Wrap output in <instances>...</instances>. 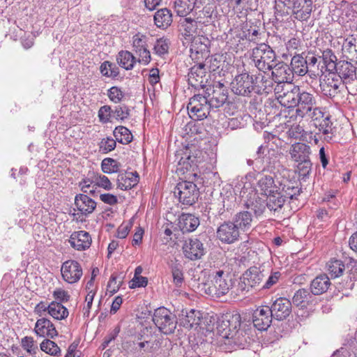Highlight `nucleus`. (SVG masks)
Returning a JSON list of instances; mask_svg holds the SVG:
<instances>
[{"label": "nucleus", "instance_id": "nucleus-6", "mask_svg": "<svg viewBox=\"0 0 357 357\" xmlns=\"http://www.w3.org/2000/svg\"><path fill=\"white\" fill-rule=\"evenodd\" d=\"M153 321L159 330L165 334L174 333L177 324L175 315L164 307H158L155 310Z\"/></svg>", "mask_w": 357, "mask_h": 357}, {"label": "nucleus", "instance_id": "nucleus-19", "mask_svg": "<svg viewBox=\"0 0 357 357\" xmlns=\"http://www.w3.org/2000/svg\"><path fill=\"white\" fill-rule=\"evenodd\" d=\"M316 104L315 97L312 93L301 91L296 105V116L301 118L305 117V115L310 113L312 107Z\"/></svg>", "mask_w": 357, "mask_h": 357}, {"label": "nucleus", "instance_id": "nucleus-18", "mask_svg": "<svg viewBox=\"0 0 357 357\" xmlns=\"http://www.w3.org/2000/svg\"><path fill=\"white\" fill-rule=\"evenodd\" d=\"M206 81V69L204 63H199L190 69V72L188 74V82L190 86L195 89H204Z\"/></svg>", "mask_w": 357, "mask_h": 357}, {"label": "nucleus", "instance_id": "nucleus-62", "mask_svg": "<svg viewBox=\"0 0 357 357\" xmlns=\"http://www.w3.org/2000/svg\"><path fill=\"white\" fill-rule=\"evenodd\" d=\"M281 277L279 271L271 272L266 281L261 287V289H269L276 284Z\"/></svg>", "mask_w": 357, "mask_h": 357}, {"label": "nucleus", "instance_id": "nucleus-4", "mask_svg": "<svg viewBox=\"0 0 357 357\" xmlns=\"http://www.w3.org/2000/svg\"><path fill=\"white\" fill-rule=\"evenodd\" d=\"M301 89L298 86L289 84H277L274 88L276 98L281 105L287 108L296 107Z\"/></svg>", "mask_w": 357, "mask_h": 357}, {"label": "nucleus", "instance_id": "nucleus-12", "mask_svg": "<svg viewBox=\"0 0 357 357\" xmlns=\"http://www.w3.org/2000/svg\"><path fill=\"white\" fill-rule=\"evenodd\" d=\"M61 272L63 279L69 284L77 282L83 275L80 264L75 260H67L63 262Z\"/></svg>", "mask_w": 357, "mask_h": 357}, {"label": "nucleus", "instance_id": "nucleus-11", "mask_svg": "<svg viewBox=\"0 0 357 357\" xmlns=\"http://www.w3.org/2000/svg\"><path fill=\"white\" fill-rule=\"evenodd\" d=\"M271 75L277 84H289L294 79V73L291 66L283 61L275 62L271 66Z\"/></svg>", "mask_w": 357, "mask_h": 357}, {"label": "nucleus", "instance_id": "nucleus-49", "mask_svg": "<svg viewBox=\"0 0 357 357\" xmlns=\"http://www.w3.org/2000/svg\"><path fill=\"white\" fill-rule=\"evenodd\" d=\"M323 62L328 71H333L337 65V57L333 51L326 49L322 52L321 56Z\"/></svg>", "mask_w": 357, "mask_h": 357}, {"label": "nucleus", "instance_id": "nucleus-25", "mask_svg": "<svg viewBox=\"0 0 357 357\" xmlns=\"http://www.w3.org/2000/svg\"><path fill=\"white\" fill-rule=\"evenodd\" d=\"M34 331L36 335L40 337L54 338L58 335V332L54 324L46 318H41L37 320Z\"/></svg>", "mask_w": 357, "mask_h": 357}, {"label": "nucleus", "instance_id": "nucleus-8", "mask_svg": "<svg viewBox=\"0 0 357 357\" xmlns=\"http://www.w3.org/2000/svg\"><path fill=\"white\" fill-rule=\"evenodd\" d=\"M231 84L234 93L242 96L250 97L256 89L254 76L248 72L236 75Z\"/></svg>", "mask_w": 357, "mask_h": 357}, {"label": "nucleus", "instance_id": "nucleus-17", "mask_svg": "<svg viewBox=\"0 0 357 357\" xmlns=\"http://www.w3.org/2000/svg\"><path fill=\"white\" fill-rule=\"evenodd\" d=\"M138 347L145 352H154L160 347V342L157 336L149 331L147 328L142 331V333L138 337Z\"/></svg>", "mask_w": 357, "mask_h": 357}, {"label": "nucleus", "instance_id": "nucleus-53", "mask_svg": "<svg viewBox=\"0 0 357 357\" xmlns=\"http://www.w3.org/2000/svg\"><path fill=\"white\" fill-rule=\"evenodd\" d=\"M21 344L22 347L31 356H35L38 351V348L37 345L35 344L32 337L26 336L23 337L21 341Z\"/></svg>", "mask_w": 357, "mask_h": 357}, {"label": "nucleus", "instance_id": "nucleus-27", "mask_svg": "<svg viewBox=\"0 0 357 357\" xmlns=\"http://www.w3.org/2000/svg\"><path fill=\"white\" fill-rule=\"evenodd\" d=\"M200 23L192 18L186 17L180 23V30L185 40H190L198 34Z\"/></svg>", "mask_w": 357, "mask_h": 357}, {"label": "nucleus", "instance_id": "nucleus-39", "mask_svg": "<svg viewBox=\"0 0 357 357\" xmlns=\"http://www.w3.org/2000/svg\"><path fill=\"white\" fill-rule=\"evenodd\" d=\"M312 295L311 291H309L306 289H300L295 292L292 298V303L296 306L301 308L307 307L309 303L312 302Z\"/></svg>", "mask_w": 357, "mask_h": 357}, {"label": "nucleus", "instance_id": "nucleus-2", "mask_svg": "<svg viewBox=\"0 0 357 357\" xmlns=\"http://www.w3.org/2000/svg\"><path fill=\"white\" fill-rule=\"evenodd\" d=\"M229 278L228 273L224 271H216L213 273L211 282L204 284L205 293L215 298L227 294L232 286L231 280Z\"/></svg>", "mask_w": 357, "mask_h": 357}, {"label": "nucleus", "instance_id": "nucleus-58", "mask_svg": "<svg viewBox=\"0 0 357 357\" xmlns=\"http://www.w3.org/2000/svg\"><path fill=\"white\" fill-rule=\"evenodd\" d=\"M185 157L181 156L178 163V165L182 166V168H185L188 170V166L192 167V166H197V156L192 155L188 152V150L184 153Z\"/></svg>", "mask_w": 357, "mask_h": 357}, {"label": "nucleus", "instance_id": "nucleus-13", "mask_svg": "<svg viewBox=\"0 0 357 357\" xmlns=\"http://www.w3.org/2000/svg\"><path fill=\"white\" fill-rule=\"evenodd\" d=\"M269 306H260L252 314V322L259 331H266L270 327L273 317Z\"/></svg>", "mask_w": 357, "mask_h": 357}, {"label": "nucleus", "instance_id": "nucleus-23", "mask_svg": "<svg viewBox=\"0 0 357 357\" xmlns=\"http://www.w3.org/2000/svg\"><path fill=\"white\" fill-rule=\"evenodd\" d=\"M266 276L264 271L260 268L252 266L243 275V282L245 286L254 287L259 285Z\"/></svg>", "mask_w": 357, "mask_h": 357}, {"label": "nucleus", "instance_id": "nucleus-34", "mask_svg": "<svg viewBox=\"0 0 357 357\" xmlns=\"http://www.w3.org/2000/svg\"><path fill=\"white\" fill-rule=\"evenodd\" d=\"M138 178L137 172L121 173L117 177V187L122 190L130 189L138 183Z\"/></svg>", "mask_w": 357, "mask_h": 357}, {"label": "nucleus", "instance_id": "nucleus-40", "mask_svg": "<svg viewBox=\"0 0 357 357\" xmlns=\"http://www.w3.org/2000/svg\"><path fill=\"white\" fill-rule=\"evenodd\" d=\"M266 197V207L271 211H276L278 209H280L286 201L284 195L280 192L279 190H276V192H274L273 193L268 195Z\"/></svg>", "mask_w": 357, "mask_h": 357}, {"label": "nucleus", "instance_id": "nucleus-50", "mask_svg": "<svg viewBox=\"0 0 357 357\" xmlns=\"http://www.w3.org/2000/svg\"><path fill=\"white\" fill-rule=\"evenodd\" d=\"M120 167L121 164L111 158H105L101 163L102 170L106 174L118 172Z\"/></svg>", "mask_w": 357, "mask_h": 357}, {"label": "nucleus", "instance_id": "nucleus-15", "mask_svg": "<svg viewBox=\"0 0 357 357\" xmlns=\"http://www.w3.org/2000/svg\"><path fill=\"white\" fill-rule=\"evenodd\" d=\"M272 316L278 321L287 318L291 312V303L287 298H277L269 307Z\"/></svg>", "mask_w": 357, "mask_h": 357}, {"label": "nucleus", "instance_id": "nucleus-57", "mask_svg": "<svg viewBox=\"0 0 357 357\" xmlns=\"http://www.w3.org/2000/svg\"><path fill=\"white\" fill-rule=\"evenodd\" d=\"M112 116L116 120L123 121L130 116V109L126 105L116 106L112 109Z\"/></svg>", "mask_w": 357, "mask_h": 357}, {"label": "nucleus", "instance_id": "nucleus-9", "mask_svg": "<svg viewBox=\"0 0 357 357\" xmlns=\"http://www.w3.org/2000/svg\"><path fill=\"white\" fill-rule=\"evenodd\" d=\"M190 40V52L192 60L200 61L209 56L211 41L207 37L198 34Z\"/></svg>", "mask_w": 357, "mask_h": 357}, {"label": "nucleus", "instance_id": "nucleus-35", "mask_svg": "<svg viewBox=\"0 0 357 357\" xmlns=\"http://www.w3.org/2000/svg\"><path fill=\"white\" fill-rule=\"evenodd\" d=\"M248 339H249V337L247 333L244 330L238 328L231 332V335L227 340V342H225V344L244 348L248 343Z\"/></svg>", "mask_w": 357, "mask_h": 357}, {"label": "nucleus", "instance_id": "nucleus-64", "mask_svg": "<svg viewBox=\"0 0 357 357\" xmlns=\"http://www.w3.org/2000/svg\"><path fill=\"white\" fill-rule=\"evenodd\" d=\"M132 45L135 52L146 47V36L139 33L135 34L132 37Z\"/></svg>", "mask_w": 357, "mask_h": 357}, {"label": "nucleus", "instance_id": "nucleus-7", "mask_svg": "<svg viewBox=\"0 0 357 357\" xmlns=\"http://www.w3.org/2000/svg\"><path fill=\"white\" fill-rule=\"evenodd\" d=\"M213 108H218L224 105L228 98V90L224 84L216 82L209 85L203 95Z\"/></svg>", "mask_w": 357, "mask_h": 357}, {"label": "nucleus", "instance_id": "nucleus-48", "mask_svg": "<svg viewBox=\"0 0 357 357\" xmlns=\"http://www.w3.org/2000/svg\"><path fill=\"white\" fill-rule=\"evenodd\" d=\"M345 266L341 260L331 259L327 264V271L331 278H338L344 272Z\"/></svg>", "mask_w": 357, "mask_h": 357}, {"label": "nucleus", "instance_id": "nucleus-16", "mask_svg": "<svg viewBox=\"0 0 357 357\" xmlns=\"http://www.w3.org/2000/svg\"><path fill=\"white\" fill-rule=\"evenodd\" d=\"M312 7V0H294L291 13L297 20L307 21L311 16Z\"/></svg>", "mask_w": 357, "mask_h": 357}, {"label": "nucleus", "instance_id": "nucleus-54", "mask_svg": "<svg viewBox=\"0 0 357 357\" xmlns=\"http://www.w3.org/2000/svg\"><path fill=\"white\" fill-rule=\"evenodd\" d=\"M172 273L173 282L176 287H181L183 282V273L182 266L179 264H174L172 265Z\"/></svg>", "mask_w": 357, "mask_h": 357}, {"label": "nucleus", "instance_id": "nucleus-45", "mask_svg": "<svg viewBox=\"0 0 357 357\" xmlns=\"http://www.w3.org/2000/svg\"><path fill=\"white\" fill-rule=\"evenodd\" d=\"M47 308H49V314L54 319L61 320L68 316V310L61 303L53 301Z\"/></svg>", "mask_w": 357, "mask_h": 357}, {"label": "nucleus", "instance_id": "nucleus-22", "mask_svg": "<svg viewBox=\"0 0 357 357\" xmlns=\"http://www.w3.org/2000/svg\"><path fill=\"white\" fill-rule=\"evenodd\" d=\"M202 319V314L195 310H182L178 315V322L181 326L186 328H192L201 324Z\"/></svg>", "mask_w": 357, "mask_h": 357}, {"label": "nucleus", "instance_id": "nucleus-55", "mask_svg": "<svg viewBox=\"0 0 357 357\" xmlns=\"http://www.w3.org/2000/svg\"><path fill=\"white\" fill-rule=\"evenodd\" d=\"M301 191V188L294 185L293 183H289L284 186L282 193L284 195L285 199H292L296 198V197L300 195Z\"/></svg>", "mask_w": 357, "mask_h": 357}, {"label": "nucleus", "instance_id": "nucleus-10", "mask_svg": "<svg viewBox=\"0 0 357 357\" xmlns=\"http://www.w3.org/2000/svg\"><path fill=\"white\" fill-rule=\"evenodd\" d=\"M241 320L238 314H226L219 318L216 323L217 334L222 338L227 340L234 329L240 328Z\"/></svg>", "mask_w": 357, "mask_h": 357}, {"label": "nucleus", "instance_id": "nucleus-59", "mask_svg": "<svg viewBox=\"0 0 357 357\" xmlns=\"http://www.w3.org/2000/svg\"><path fill=\"white\" fill-rule=\"evenodd\" d=\"M116 140L112 137H106L102 139L99 144L100 151L103 153H107L113 151L116 147Z\"/></svg>", "mask_w": 357, "mask_h": 357}, {"label": "nucleus", "instance_id": "nucleus-31", "mask_svg": "<svg viewBox=\"0 0 357 357\" xmlns=\"http://www.w3.org/2000/svg\"><path fill=\"white\" fill-rule=\"evenodd\" d=\"M356 68L347 61H338L334 69L344 82L354 79V75H356Z\"/></svg>", "mask_w": 357, "mask_h": 357}, {"label": "nucleus", "instance_id": "nucleus-36", "mask_svg": "<svg viewBox=\"0 0 357 357\" xmlns=\"http://www.w3.org/2000/svg\"><path fill=\"white\" fill-rule=\"evenodd\" d=\"M304 54V53L296 54L291 58L290 66L294 75L296 74L298 76H303L310 72Z\"/></svg>", "mask_w": 357, "mask_h": 357}, {"label": "nucleus", "instance_id": "nucleus-21", "mask_svg": "<svg viewBox=\"0 0 357 357\" xmlns=\"http://www.w3.org/2000/svg\"><path fill=\"white\" fill-rule=\"evenodd\" d=\"M70 245L77 250H85L91 245V237L87 231H74L68 240Z\"/></svg>", "mask_w": 357, "mask_h": 357}, {"label": "nucleus", "instance_id": "nucleus-43", "mask_svg": "<svg viewBox=\"0 0 357 357\" xmlns=\"http://www.w3.org/2000/svg\"><path fill=\"white\" fill-rule=\"evenodd\" d=\"M264 35V32L261 31L259 28L255 26H250L248 29L243 28L241 38L258 45L261 43V40Z\"/></svg>", "mask_w": 357, "mask_h": 357}, {"label": "nucleus", "instance_id": "nucleus-63", "mask_svg": "<svg viewBox=\"0 0 357 357\" xmlns=\"http://www.w3.org/2000/svg\"><path fill=\"white\" fill-rule=\"evenodd\" d=\"M112 109L109 105L102 106L98 110V118L100 122L105 123L110 121Z\"/></svg>", "mask_w": 357, "mask_h": 357}, {"label": "nucleus", "instance_id": "nucleus-5", "mask_svg": "<svg viewBox=\"0 0 357 357\" xmlns=\"http://www.w3.org/2000/svg\"><path fill=\"white\" fill-rule=\"evenodd\" d=\"M212 106L203 95L197 94L190 98L188 104V111L190 117L195 121L206 119L209 114Z\"/></svg>", "mask_w": 357, "mask_h": 357}, {"label": "nucleus", "instance_id": "nucleus-1", "mask_svg": "<svg viewBox=\"0 0 357 357\" xmlns=\"http://www.w3.org/2000/svg\"><path fill=\"white\" fill-rule=\"evenodd\" d=\"M276 54L272 47L264 43H260L252 50L251 59L260 71L271 70L276 62Z\"/></svg>", "mask_w": 357, "mask_h": 357}, {"label": "nucleus", "instance_id": "nucleus-14", "mask_svg": "<svg viewBox=\"0 0 357 357\" xmlns=\"http://www.w3.org/2000/svg\"><path fill=\"white\" fill-rule=\"evenodd\" d=\"M216 234L220 241L227 244L234 243L239 238V230L230 221L221 224L218 228Z\"/></svg>", "mask_w": 357, "mask_h": 357}, {"label": "nucleus", "instance_id": "nucleus-33", "mask_svg": "<svg viewBox=\"0 0 357 357\" xmlns=\"http://www.w3.org/2000/svg\"><path fill=\"white\" fill-rule=\"evenodd\" d=\"M172 22V11L167 8L159 9L154 15V23L161 29H167Z\"/></svg>", "mask_w": 357, "mask_h": 357}, {"label": "nucleus", "instance_id": "nucleus-24", "mask_svg": "<svg viewBox=\"0 0 357 357\" xmlns=\"http://www.w3.org/2000/svg\"><path fill=\"white\" fill-rule=\"evenodd\" d=\"M75 205L82 215L87 216L96 209V202L86 195L79 194L75 197Z\"/></svg>", "mask_w": 357, "mask_h": 357}, {"label": "nucleus", "instance_id": "nucleus-60", "mask_svg": "<svg viewBox=\"0 0 357 357\" xmlns=\"http://www.w3.org/2000/svg\"><path fill=\"white\" fill-rule=\"evenodd\" d=\"M333 123L330 121V116L327 115L319 124V131L321 132L324 135H327L330 139H332V136H328L329 134H333Z\"/></svg>", "mask_w": 357, "mask_h": 357}, {"label": "nucleus", "instance_id": "nucleus-29", "mask_svg": "<svg viewBox=\"0 0 357 357\" xmlns=\"http://www.w3.org/2000/svg\"><path fill=\"white\" fill-rule=\"evenodd\" d=\"M199 225L198 217L190 213H182L178 218V226L183 233L195 231Z\"/></svg>", "mask_w": 357, "mask_h": 357}, {"label": "nucleus", "instance_id": "nucleus-47", "mask_svg": "<svg viewBox=\"0 0 357 357\" xmlns=\"http://www.w3.org/2000/svg\"><path fill=\"white\" fill-rule=\"evenodd\" d=\"M113 135L116 140L123 144H128L132 141V133L126 127L123 126L116 127L113 131Z\"/></svg>", "mask_w": 357, "mask_h": 357}, {"label": "nucleus", "instance_id": "nucleus-30", "mask_svg": "<svg viewBox=\"0 0 357 357\" xmlns=\"http://www.w3.org/2000/svg\"><path fill=\"white\" fill-rule=\"evenodd\" d=\"M331 283L326 274L317 275L310 283L311 293L314 295H321L327 291Z\"/></svg>", "mask_w": 357, "mask_h": 357}, {"label": "nucleus", "instance_id": "nucleus-26", "mask_svg": "<svg viewBox=\"0 0 357 357\" xmlns=\"http://www.w3.org/2000/svg\"><path fill=\"white\" fill-rule=\"evenodd\" d=\"M289 153L291 158L296 162L310 160L311 148L305 143H295L291 146Z\"/></svg>", "mask_w": 357, "mask_h": 357}, {"label": "nucleus", "instance_id": "nucleus-41", "mask_svg": "<svg viewBox=\"0 0 357 357\" xmlns=\"http://www.w3.org/2000/svg\"><path fill=\"white\" fill-rule=\"evenodd\" d=\"M257 186L261 194L267 196L279 190L271 176H264L257 182Z\"/></svg>", "mask_w": 357, "mask_h": 357}, {"label": "nucleus", "instance_id": "nucleus-3", "mask_svg": "<svg viewBox=\"0 0 357 357\" xmlns=\"http://www.w3.org/2000/svg\"><path fill=\"white\" fill-rule=\"evenodd\" d=\"M174 195L179 203L183 206H192L199 196V188L193 181H183L179 182L174 188Z\"/></svg>", "mask_w": 357, "mask_h": 357}, {"label": "nucleus", "instance_id": "nucleus-46", "mask_svg": "<svg viewBox=\"0 0 357 357\" xmlns=\"http://www.w3.org/2000/svg\"><path fill=\"white\" fill-rule=\"evenodd\" d=\"M116 61L121 68L127 70L132 69L136 62L135 57L130 52L123 50L119 52Z\"/></svg>", "mask_w": 357, "mask_h": 357}, {"label": "nucleus", "instance_id": "nucleus-20", "mask_svg": "<svg viewBox=\"0 0 357 357\" xmlns=\"http://www.w3.org/2000/svg\"><path fill=\"white\" fill-rule=\"evenodd\" d=\"M183 250L185 257L190 260L199 259L204 255L203 243L197 238L185 241Z\"/></svg>", "mask_w": 357, "mask_h": 357}, {"label": "nucleus", "instance_id": "nucleus-32", "mask_svg": "<svg viewBox=\"0 0 357 357\" xmlns=\"http://www.w3.org/2000/svg\"><path fill=\"white\" fill-rule=\"evenodd\" d=\"M342 52L347 59L351 61L357 59V33L344 39Z\"/></svg>", "mask_w": 357, "mask_h": 357}, {"label": "nucleus", "instance_id": "nucleus-56", "mask_svg": "<svg viewBox=\"0 0 357 357\" xmlns=\"http://www.w3.org/2000/svg\"><path fill=\"white\" fill-rule=\"evenodd\" d=\"M312 163L310 160L298 162L297 168L299 176L301 178V179L304 180L310 175L312 171Z\"/></svg>", "mask_w": 357, "mask_h": 357}, {"label": "nucleus", "instance_id": "nucleus-44", "mask_svg": "<svg viewBox=\"0 0 357 357\" xmlns=\"http://www.w3.org/2000/svg\"><path fill=\"white\" fill-rule=\"evenodd\" d=\"M294 0H275V15L277 20L280 17L288 15L292 10Z\"/></svg>", "mask_w": 357, "mask_h": 357}, {"label": "nucleus", "instance_id": "nucleus-37", "mask_svg": "<svg viewBox=\"0 0 357 357\" xmlns=\"http://www.w3.org/2000/svg\"><path fill=\"white\" fill-rule=\"evenodd\" d=\"M245 206L248 208L253 211L255 215L257 217L262 215L264 212L266 203V200L259 197L258 195L255 192L252 196L251 195L250 199L247 200Z\"/></svg>", "mask_w": 357, "mask_h": 357}, {"label": "nucleus", "instance_id": "nucleus-38", "mask_svg": "<svg viewBox=\"0 0 357 357\" xmlns=\"http://www.w3.org/2000/svg\"><path fill=\"white\" fill-rule=\"evenodd\" d=\"M252 220L250 212L241 211L234 216L232 222L238 230L247 231L250 229Z\"/></svg>", "mask_w": 357, "mask_h": 357}, {"label": "nucleus", "instance_id": "nucleus-52", "mask_svg": "<svg viewBox=\"0 0 357 357\" xmlns=\"http://www.w3.org/2000/svg\"><path fill=\"white\" fill-rule=\"evenodd\" d=\"M169 43L167 39L164 38H158L156 40L154 45L153 51L156 54L159 56L167 54L169 51Z\"/></svg>", "mask_w": 357, "mask_h": 357}, {"label": "nucleus", "instance_id": "nucleus-28", "mask_svg": "<svg viewBox=\"0 0 357 357\" xmlns=\"http://www.w3.org/2000/svg\"><path fill=\"white\" fill-rule=\"evenodd\" d=\"M201 1L198 0H175L174 8L178 16H186L193 9H197L201 7Z\"/></svg>", "mask_w": 357, "mask_h": 357}, {"label": "nucleus", "instance_id": "nucleus-51", "mask_svg": "<svg viewBox=\"0 0 357 357\" xmlns=\"http://www.w3.org/2000/svg\"><path fill=\"white\" fill-rule=\"evenodd\" d=\"M40 349L51 356H57L61 353V349L58 345L53 341L45 339L40 345Z\"/></svg>", "mask_w": 357, "mask_h": 357}, {"label": "nucleus", "instance_id": "nucleus-61", "mask_svg": "<svg viewBox=\"0 0 357 357\" xmlns=\"http://www.w3.org/2000/svg\"><path fill=\"white\" fill-rule=\"evenodd\" d=\"M107 96L114 103L120 102L124 96L123 91L118 86L111 87L107 91Z\"/></svg>", "mask_w": 357, "mask_h": 357}, {"label": "nucleus", "instance_id": "nucleus-42", "mask_svg": "<svg viewBox=\"0 0 357 357\" xmlns=\"http://www.w3.org/2000/svg\"><path fill=\"white\" fill-rule=\"evenodd\" d=\"M255 84L256 85V88H257V91H256L258 93H261V92L265 93H269L274 89V80L269 77H266L264 75L259 74L258 76H255Z\"/></svg>", "mask_w": 357, "mask_h": 357}]
</instances>
